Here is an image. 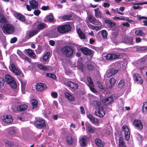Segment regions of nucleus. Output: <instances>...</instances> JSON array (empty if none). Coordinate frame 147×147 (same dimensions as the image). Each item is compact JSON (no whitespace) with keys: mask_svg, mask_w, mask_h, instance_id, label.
Masks as SVG:
<instances>
[{"mask_svg":"<svg viewBox=\"0 0 147 147\" xmlns=\"http://www.w3.org/2000/svg\"><path fill=\"white\" fill-rule=\"evenodd\" d=\"M142 111L143 113H147V102L144 103L142 107Z\"/></svg>","mask_w":147,"mask_h":147,"instance_id":"c9c22d12","label":"nucleus"},{"mask_svg":"<svg viewBox=\"0 0 147 147\" xmlns=\"http://www.w3.org/2000/svg\"><path fill=\"white\" fill-rule=\"evenodd\" d=\"M71 30V26L68 24H65L58 27L57 28L58 32L61 33H64L67 32Z\"/></svg>","mask_w":147,"mask_h":147,"instance_id":"7ed1b4c3","label":"nucleus"},{"mask_svg":"<svg viewBox=\"0 0 147 147\" xmlns=\"http://www.w3.org/2000/svg\"><path fill=\"white\" fill-rule=\"evenodd\" d=\"M65 97L71 102L74 101L76 99L75 97L69 92H65L64 93Z\"/></svg>","mask_w":147,"mask_h":147,"instance_id":"a211bd4d","label":"nucleus"},{"mask_svg":"<svg viewBox=\"0 0 147 147\" xmlns=\"http://www.w3.org/2000/svg\"><path fill=\"white\" fill-rule=\"evenodd\" d=\"M95 115L97 116L100 117H103L105 115V112L102 107H100L98 109L95 111Z\"/></svg>","mask_w":147,"mask_h":147,"instance_id":"6e6552de","label":"nucleus"},{"mask_svg":"<svg viewBox=\"0 0 147 147\" xmlns=\"http://www.w3.org/2000/svg\"><path fill=\"white\" fill-rule=\"evenodd\" d=\"M133 78L135 82L137 84H142L143 83V80L139 74H134L133 75Z\"/></svg>","mask_w":147,"mask_h":147,"instance_id":"f8f14e48","label":"nucleus"},{"mask_svg":"<svg viewBox=\"0 0 147 147\" xmlns=\"http://www.w3.org/2000/svg\"><path fill=\"white\" fill-rule=\"evenodd\" d=\"M67 85L68 86L75 89H77L78 87V86L77 84L70 81L67 82Z\"/></svg>","mask_w":147,"mask_h":147,"instance_id":"b1692460","label":"nucleus"},{"mask_svg":"<svg viewBox=\"0 0 147 147\" xmlns=\"http://www.w3.org/2000/svg\"><path fill=\"white\" fill-rule=\"evenodd\" d=\"M3 32L6 34H11L14 32L15 28L14 26L10 24H5L2 28Z\"/></svg>","mask_w":147,"mask_h":147,"instance_id":"f03ea898","label":"nucleus"},{"mask_svg":"<svg viewBox=\"0 0 147 147\" xmlns=\"http://www.w3.org/2000/svg\"><path fill=\"white\" fill-rule=\"evenodd\" d=\"M6 22V20L4 16L1 14H0V22L1 23H5Z\"/></svg>","mask_w":147,"mask_h":147,"instance_id":"a18cd8bd","label":"nucleus"},{"mask_svg":"<svg viewBox=\"0 0 147 147\" xmlns=\"http://www.w3.org/2000/svg\"><path fill=\"white\" fill-rule=\"evenodd\" d=\"M146 50V48L145 47H139L136 48V50L138 51H143Z\"/></svg>","mask_w":147,"mask_h":147,"instance_id":"09e8293b","label":"nucleus"},{"mask_svg":"<svg viewBox=\"0 0 147 147\" xmlns=\"http://www.w3.org/2000/svg\"><path fill=\"white\" fill-rule=\"evenodd\" d=\"M110 83L111 84V88H112L115 84L116 80L114 78H111L109 80Z\"/></svg>","mask_w":147,"mask_h":147,"instance_id":"79ce46f5","label":"nucleus"},{"mask_svg":"<svg viewBox=\"0 0 147 147\" xmlns=\"http://www.w3.org/2000/svg\"><path fill=\"white\" fill-rule=\"evenodd\" d=\"M94 11H95V16L96 18H102V14L99 8L95 9Z\"/></svg>","mask_w":147,"mask_h":147,"instance_id":"412c9836","label":"nucleus"},{"mask_svg":"<svg viewBox=\"0 0 147 147\" xmlns=\"http://www.w3.org/2000/svg\"><path fill=\"white\" fill-rule=\"evenodd\" d=\"M126 17L124 16H120L118 17L117 16H115L113 17V19L115 20H121L125 21V20Z\"/></svg>","mask_w":147,"mask_h":147,"instance_id":"ea45409f","label":"nucleus"},{"mask_svg":"<svg viewBox=\"0 0 147 147\" xmlns=\"http://www.w3.org/2000/svg\"><path fill=\"white\" fill-rule=\"evenodd\" d=\"M24 52L25 54L28 55L31 58L34 59H36V56L33 51L32 49H25Z\"/></svg>","mask_w":147,"mask_h":147,"instance_id":"9b49d317","label":"nucleus"},{"mask_svg":"<svg viewBox=\"0 0 147 147\" xmlns=\"http://www.w3.org/2000/svg\"><path fill=\"white\" fill-rule=\"evenodd\" d=\"M38 66L40 69L43 70H49L51 68L50 66L43 65L41 64H38Z\"/></svg>","mask_w":147,"mask_h":147,"instance_id":"7c9ffc66","label":"nucleus"},{"mask_svg":"<svg viewBox=\"0 0 147 147\" xmlns=\"http://www.w3.org/2000/svg\"><path fill=\"white\" fill-rule=\"evenodd\" d=\"M120 55L119 54L115 53H108L105 56V57L108 60H113L115 59L119 58Z\"/></svg>","mask_w":147,"mask_h":147,"instance_id":"39448f33","label":"nucleus"},{"mask_svg":"<svg viewBox=\"0 0 147 147\" xmlns=\"http://www.w3.org/2000/svg\"><path fill=\"white\" fill-rule=\"evenodd\" d=\"M80 50L84 54L86 55L92 56L94 53V51L87 47H81Z\"/></svg>","mask_w":147,"mask_h":147,"instance_id":"1a4fd4ad","label":"nucleus"},{"mask_svg":"<svg viewBox=\"0 0 147 147\" xmlns=\"http://www.w3.org/2000/svg\"><path fill=\"white\" fill-rule=\"evenodd\" d=\"M94 17H93L92 15H90L88 16V19L90 22L91 23H92L94 21V20L95 19Z\"/></svg>","mask_w":147,"mask_h":147,"instance_id":"603ef678","label":"nucleus"},{"mask_svg":"<svg viewBox=\"0 0 147 147\" xmlns=\"http://www.w3.org/2000/svg\"><path fill=\"white\" fill-rule=\"evenodd\" d=\"M136 137L139 141H141L143 140V137L139 134L138 133L136 134Z\"/></svg>","mask_w":147,"mask_h":147,"instance_id":"052dcab7","label":"nucleus"},{"mask_svg":"<svg viewBox=\"0 0 147 147\" xmlns=\"http://www.w3.org/2000/svg\"><path fill=\"white\" fill-rule=\"evenodd\" d=\"M17 40V38H11L10 40V42L11 43H15Z\"/></svg>","mask_w":147,"mask_h":147,"instance_id":"774afa93","label":"nucleus"},{"mask_svg":"<svg viewBox=\"0 0 147 147\" xmlns=\"http://www.w3.org/2000/svg\"><path fill=\"white\" fill-rule=\"evenodd\" d=\"M46 85L42 83H39L37 84L36 86V89L38 91H42L46 89Z\"/></svg>","mask_w":147,"mask_h":147,"instance_id":"f3484780","label":"nucleus"},{"mask_svg":"<svg viewBox=\"0 0 147 147\" xmlns=\"http://www.w3.org/2000/svg\"><path fill=\"white\" fill-rule=\"evenodd\" d=\"M71 18V16L69 15L65 16L62 17L63 19L69 20Z\"/></svg>","mask_w":147,"mask_h":147,"instance_id":"69168bd1","label":"nucleus"},{"mask_svg":"<svg viewBox=\"0 0 147 147\" xmlns=\"http://www.w3.org/2000/svg\"><path fill=\"white\" fill-rule=\"evenodd\" d=\"M135 34L136 35L142 36L144 35L143 30H135Z\"/></svg>","mask_w":147,"mask_h":147,"instance_id":"4c0bfd02","label":"nucleus"},{"mask_svg":"<svg viewBox=\"0 0 147 147\" xmlns=\"http://www.w3.org/2000/svg\"><path fill=\"white\" fill-rule=\"evenodd\" d=\"M13 119L11 115H4L3 116L2 121L6 123H9L12 122Z\"/></svg>","mask_w":147,"mask_h":147,"instance_id":"ddd939ff","label":"nucleus"},{"mask_svg":"<svg viewBox=\"0 0 147 147\" xmlns=\"http://www.w3.org/2000/svg\"><path fill=\"white\" fill-rule=\"evenodd\" d=\"M113 100L112 97H110L103 100L102 101L105 105H109L112 103Z\"/></svg>","mask_w":147,"mask_h":147,"instance_id":"393cba45","label":"nucleus"},{"mask_svg":"<svg viewBox=\"0 0 147 147\" xmlns=\"http://www.w3.org/2000/svg\"><path fill=\"white\" fill-rule=\"evenodd\" d=\"M121 130L124 134L126 140H129L130 138V132L127 126L126 125H123L122 127Z\"/></svg>","mask_w":147,"mask_h":147,"instance_id":"423d86ee","label":"nucleus"},{"mask_svg":"<svg viewBox=\"0 0 147 147\" xmlns=\"http://www.w3.org/2000/svg\"><path fill=\"white\" fill-rule=\"evenodd\" d=\"M30 102L32 109L36 108L37 107L38 103L36 99H32L31 100Z\"/></svg>","mask_w":147,"mask_h":147,"instance_id":"2f4dec72","label":"nucleus"},{"mask_svg":"<svg viewBox=\"0 0 147 147\" xmlns=\"http://www.w3.org/2000/svg\"><path fill=\"white\" fill-rule=\"evenodd\" d=\"M20 82L21 84L22 92L23 93H24L25 92H24V90L26 86V82L22 80H21Z\"/></svg>","mask_w":147,"mask_h":147,"instance_id":"a19ab883","label":"nucleus"},{"mask_svg":"<svg viewBox=\"0 0 147 147\" xmlns=\"http://www.w3.org/2000/svg\"><path fill=\"white\" fill-rule=\"evenodd\" d=\"M5 83V81L3 78H0V88L3 87Z\"/></svg>","mask_w":147,"mask_h":147,"instance_id":"864d4df0","label":"nucleus"},{"mask_svg":"<svg viewBox=\"0 0 147 147\" xmlns=\"http://www.w3.org/2000/svg\"><path fill=\"white\" fill-rule=\"evenodd\" d=\"M29 2L31 7L32 9H34L37 8L38 4L35 0H30Z\"/></svg>","mask_w":147,"mask_h":147,"instance_id":"bb28decb","label":"nucleus"},{"mask_svg":"<svg viewBox=\"0 0 147 147\" xmlns=\"http://www.w3.org/2000/svg\"><path fill=\"white\" fill-rule=\"evenodd\" d=\"M14 16L19 19L20 20L24 22L25 21V18L24 16L19 13H15L14 14Z\"/></svg>","mask_w":147,"mask_h":147,"instance_id":"cd10ccee","label":"nucleus"},{"mask_svg":"<svg viewBox=\"0 0 147 147\" xmlns=\"http://www.w3.org/2000/svg\"><path fill=\"white\" fill-rule=\"evenodd\" d=\"M38 31V30H34L32 31L29 30L27 31L26 37L27 38H30L34 35L36 34Z\"/></svg>","mask_w":147,"mask_h":147,"instance_id":"6ab92c4d","label":"nucleus"},{"mask_svg":"<svg viewBox=\"0 0 147 147\" xmlns=\"http://www.w3.org/2000/svg\"><path fill=\"white\" fill-rule=\"evenodd\" d=\"M9 68L11 71L16 75H19L21 73V71L17 68L13 64H12L11 65Z\"/></svg>","mask_w":147,"mask_h":147,"instance_id":"4468645a","label":"nucleus"},{"mask_svg":"<svg viewBox=\"0 0 147 147\" xmlns=\"http://www.w3.org/2000/svg\"><path fill=\"white\" fill-rule=\"evenodd\" d=\"M46 25L44 23H41L38 25L37 28L38 30H40L45 27Z\"/></svg>","mask_w":147,"mask_h":147,"instance_id":"58836bf2","label":"nucleus"},{"mask_svg":"<svg viewBox=\"0 0 147 147\" xmlns=\"http://www.w3.org/2000/svg\"><path fill=\"white\" fill-rule=\"evenodd\" d=\"M87 136H81L80 137L79 142L82 146H84L86 145L85 140L87 139Z\"/></svg>","mask_w":147,"mask_h":147,"instance_id":"4be33fe9","label":"nucleus"},{"mask_svg":"<svg viewBox=\"0 0 147 147\" xmlns=\"http://www.w3.org/2000/svg\"><path fill=\"white\" fill-rule=\"evenodd\" d=\"M46 76L48 77L52 78L54 80H55L56 78V76L55 75L51 73H47L46 74Z\"/></svg>","mask_w":147,"mask_h":147,"instance_id":"49530a36","label":"nucleus"},{"mask_svg":"<svg viewBox=\"0 0 147 147\" xmlns=\"http://www.w3.org/2000/svg\"><path fill=\"white\" fill-rule=\"evenodd\" d=\"M47 19L49 21L51 22H54V19L52 15H50L47 17Z\"/></svg>","mask_w":147,"mask_h":147,"instance_id":"4d7b16f0","label":"nucleus"},{"mask_svg":"<svg viewBox=\"0 0 147 147\" xmlns=\"http://www.w3.org/2000/svg\"><path fill=\"white\" fill-rule=\"evenodd\" d=\"M22 59L23 60H26L28 62H31V59L29 57H27L26 55H24V57Z\"/></svg>","mask_w":147,"mask_h":147,"instance_id":"680f3d73","label":"nucleus"},{"mask_svg":"<svg viewBox=\"0 0 147 147\" xmlns=\"http://www.w3.org/2000/svg\"><path fill=\"white\" fill-rule=\"evenodd\" d=\"M85 125L86 131L89 133H94L95 131L96 130V128L92 126L90 124L86 123Z\"/></svg>","mask_w":147,"mask_h":147,"instance_id":"dca6fc26","label":"nucleus"},{"mask_svg":"<svg viewBox=\"0 0 147 147\" xmlns=\"http://www.w3.org/2000/svg\"><path fill=\"white\" fill-rule=\"evenodd\" d=\"M40 10H36L34 11V13L36 16H38L40 13Z\"/></svg>","mask_w":147,"mask_h":147,"instance_id":"338daca9","label":"nucleus"},{"mask_svg":"<svg viewBox=\"0 0 147 147\" xmlns=\"http://www.w3.org/2000/svg\"><path fill=\"white\" fill-rule=\"evenodd\" d=\"M93 105L96 107H98V108L100 107H102L100 105V103L96 100L94 101L93 102Z\"/></svg>","mask_w":147,"mask_h":147,"instance_id":"37998d69","label":"nucleus"},{"mask_svg":"<svg viewBox=\"0 0 147 147\" xmlns=\"http://www.w3.org/2000/svg\"><path fill=\"white\" fill-rule=\"evenodd\" d=\"M51 95L54 98H57L58 96V94L56 92H52L51 93Z\"/></svg>","mask_w":147,"mask_h":147,"instance_id":"0e129e2a","label":"nucleus"},{"mask_svg":"<svg viewBox=\"0 0 147 147\" xmlns=\"http://www.w3.org/2000/svg\"><path fill=\"white\" fill-rule=\"evenodd\" d=\"M6 82L13 88H16V85L13 79L9 75L7 74L5 76Z\"/></svg>","mask_w":147,"mask_h":147,"instance_id":"20e7f679","label":"nucleus"},{"mask_svg":"<svg viewBox=\"0 0 147 147\" xmlns=\"http://www.w3.org/2000/svg\"><path fill=\"white\" fill-rule=\"evenodd\" d=\"M105 23L107 24V25L110 27H111L115 26V22H113L111 20L108 19L105 20Z\"/></svg>","mask_w":147,"mask_h":147,"instance_id":"72a5a7b5","label":"nucleus"},{"mask_svg":"<svg viewBox=\"0 0 147 147\" xmlns=\"http://www.w3.org/2000/svg\"><path fill=\"white\" fill-rule=\"evenodd\" d=\"M92 24L94 25H99L101 24V23L98 20L95 18Z\"/></svg>","mask_w":147,"mask_h":147,"instance_id":"8fccbe9b","label":"nucleus"},{"mask_svg":"<svg viewBox=\"0 0 147 147\" xmlns=\"http://www.w3.org/2000/svg\"><path fill=\"white\" fill-rule=\"evenodd\" d=\"M87 80L89 84L88 85L91 90L93 92L95 93L97 91L94 88V84L92 79L90 77H88Z\"/></svg>","mask_w":147,"mask_h":147,"instance_id":"2eb2a0df","label":"nucleus"},{"mask_svg":"<svg viewBox=\"0 0 147 147\" xmlns=\"http://www.w3.org/2000/svg\"><path fill=\"white\" fill-rule=\"evenodd\" d=\"M138 18L139 20H140L142 19H145L146 20H143V22L144 23V25L147 26V17L144 16H139Z\"/></svg>","mask_w":147,"mask_h":147,"instance_id":"e433bc0d","label":"nucleus"},{"mask_svg":"<svg viewBox=\"0 0 147 147\" xmlns=\"http://www.w3.org/2000/svg\"><path fill=\"white\" fill-rule=\"evenodd\" d=\"M51 34L53 37H56L58 36L57 33L56 32L55 30V31H53V32H52Z\"/></svg>","mask_w":147,"mask_h":147,"instance_id":"e2e57ef3","label":"nucleus"},{"mask_svg":"<svg viewBox=\"0 0 147 147\" xmlns=\"http://www.w3.org/2000/svg\"><path fill=\"white\" fill-rule=\"evenodd\" d=\"M4 143L6 145H8V146H12L13 145V143L12 142H11L6 140H5L3 141Z\"/></svg>","mask_w":147,"mask_h":147,"instance_id":"6e6d98bb","label":"nucleus"},{"mask_svg":"<svg viewBox=\"0 0 147 147\" xmlns=\"http://www.w3.org/2000/svg\"><path fill=\"white\" fill-rule=\"evenodd\" d=\"M124 85V82L123 80H121L119 82L118 85L119 87L121 88Z\"/></svg>","mask_w":147,"mask_h":147,"instance_id":"13d9d810","label":"nucleus"},{"mask_svg":"<svg viewBox=\"0 0 147 147\" xmlns=\"http://www.w3.org/2000/svg\"><path fill=\"white\" fill-rule=\"evenodd\" d=\"M50 53L49 52H47L46 54L44 56L43 60L44 61H46L49 57L50 55Z\"/></svg>","mask_w":147,"mask_h":147,"instance_id":"de8ad7c7","label":"nucleus"},{"mask_svg":"<svg viewBox=\"0 0 147 147\" xmlns=\"http://www.w3.org/2000/svg\"><path fill=\"white\" fill-rule=\"evenodd\" d=\"M95 144L98 146L103 147L105 146V143L100 139L97 138L95 140Z\"/></svg>","mask_w":147,"mask_h":147,"instance_id":"aec40b11","label":"nucleus"},{"mask_svg":"<svg viewBox=\"0 0 147 147\" xmlns=\"http://www.w3.org/2000/svg\"><path fill=\"white\" fill-rule=\"evenodd\" d=\"M91 122L93 123L97 124L98 122V120L94 117L91 120Z\"/></svg>","mask_w":147,"mask_h":147,"instance_id":"bf43d9fd","label":"nucleus"},{"mask_svg":"<svg viewBox=\"0 0 147 147\" xmlns=\"http://www.w3.org/2000/svg\"><path fill=\"white\" fill-rule=\"evenodd\" d=\"M16 133L15 130L13 128H11L9 129V131L8 133L9 134L11 135H13L15 134Z\"/></svg>","mask_w":147,"mask_h":147,"instance_id":"5fc2aeb1","label":"nucleus"},{"mask_svg":"<svg viewBox=\"0 0 147 147\" xmlns=\"http://www.w3.org/2000/svg\"><path fill=\"white\" fill-rule=\"evenodd\" d=\"M61 53L66 57H69L72 56L73 51L71 47L68 46H66L61 49Z\"/></svg>","mask_w":147,"mask_h":147,"instance_id":"f257e3e1","label":"nucleus"},{"mask_svg":"<svg viewBox=\"0 0 147 147\" xmlns=\"http://www.w3.org/2000/svg\"><path fill=\"white\" fill-rule=\"evenodd\" d=\"M133 125L137 129L140 130L142 129L143 127V125L142 121L138 119H135L133 123Z\"/></svg>","mask_w":147,"mask_h":147,"instance_id":"0eeeda50","label":"nucleus"},{"mask_svg":"<svg viewBox=\"0 0 147 147\" xmlns=\"http://www.w3.org/2000/svg\"><path fill=\"white\" fill-rule=\"evenodd\" d=\"M107 32L106 30H103L101 31V34L102 38H106L107 37Z\"/></svg>","mask_w":147,"mask_h":147,"instance_id":"c03bdc74","label":"nucleus"},{"mask_svg":"<svg viewBox=\"0 0 147 147\" xmlns=\"http://www.w3.org/2000/svg\"><path fill=\"white\" fill-rule=\"evenodd\" d=\"M28 107L26 105H22L17 107V110L18 111H22L26 110Z\"/></svg>","mask_w":147,"mask_h":147,"instance_id":"c756f323","label":"nucleus"},{"mask_svg":"<svg viewBox=\"0 0 147 147\" xmlns=\"http://www.w3.org/2000/svg\"><path fill=\"white\" fill-rule=\"evenodd\" d=\"M36 127L37 128H42L46 126L45 121L42 119H39L35 122Z\"/></svg>","mask_w":147,"mask_h":147,"instance_id":"9d476101","label":"nucleus"},{"mask_svg":"<svg viewBox=\"0 0 147 147\" xmlns=\"http://www.w3.org/2000/svg\"><path fill=\"white\" fill-rule=\"evenodd\" d=\"M126 146L125 143L123 141V138L120 137L119 139V147H125Z\"/></svg>","mask_w":147,"mask_h":147,"instance_id":"f704fd0d","label":"nucleus"},{"mask_svg":"<svg viewBox=\"0 0 147 147\" xmlns=\"http://www.w3.org/2000/svg\"><path fill=\"white\" fill-rule=\"evenodd\" d=\"M74 141V139H73L72 136L71 135H69L67 136L66 138V142L68 144H72Z\"/></svg>","mask_w":147,"mask_h":147,"instance_id":"a878e982","label":"nucleus"},{"mask_svg":"<svg viewBox=\"0 0 147 147\" xmlns=\"http://www.w3.org/2000/svg\"><path fill=\"white\" fill-rule=\"evenodd\" d=\"M123 42L129 45H132L133 43V38L131 37H124Z\"/></svg>","mask_w":147,"mask_h":147,"instance_id":"5701e85b","label":"nucleus"},{"mask_svg":"<svg viewBox=\"0 0 147 147\" xmlns=\"http://www.w3.org/2000/svg\"><path fill=\"white\" fill-rule=\"evenodd\" d=\"M77 32L79 37L81 39H85L86 36L85 34L83 33L80 28H78L77 30Z\"/></svg>","mask_w":147,"mask_h":147,"instance_id":"c85d7f7f","label":"nucleus"},{"mask_svg":"<svg viewBox=\"0 0 147 147\" xmlns=\"http://www.w3.org/2000/svg\"><path fill=\"white\" fill-rule=\"evenodd\" d=\"M17 53L18 55L22 59L24 57V55H25L20 50H18L17 51Z\"/></svg>","mask_w":147,"mask_h":147,"instance_id":"3c124183","label":"nucleus"},{"mask_svg":"<svg viewBox=\"0 0 147 147\" xmlns=\"http://www.w3.org/2000/svg\"><path fill=\"white\" fill-rule=\"evenodd\" d=\"M118 71V70L117 69H111L108 72V76L109 77L117 73Z\"/></svg>","mask_w":147,"mask_h":147,"instance_id":"473e14b6","label":"nucleus"}]
</instances>
